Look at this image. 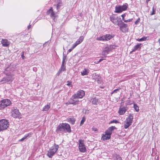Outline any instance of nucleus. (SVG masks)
I'll list each match as a JSON object with an SVG mask.
<instances>
[{
    "label": "nucleus",
    "mask_w": 160,
    "mask_h": 160,
    "mask_svg": "<svg viewBox=\"0 0 160 160\" xmlns=\"http://www.w3.org/2000/svg\"><path fill=\"white\" fill-rule=\"evenodd\" d=\"M147 38L145 37H143L140 39H138V41L139 42H141L142 41H144L146 40Z\"/></svg>",
    "instance_id": "34"
},
{
    "label": "nucleus",
    "mask_w": 160,
    "mask_h": 160,
    "mask_svg": "<svg viewBox=\"0 0 160 160\" xmlns=\"http://www.w3.org/2000/svg\"><path fill=\"white\" fill-rule=\"evenodd\" d=\"M134 108L136 112H138L139 110V107L137 105L136 103H134L133 104Z\"/></svg>",
    "instance_id": "30"
},
{
    "label": "nucleus",
    "mask_w": 160,
    "mask_h": 160,
    "mask_svg": "<svg viewBox=\"0 0 160 160\" xmlns=\"http://www.w3.org/2000/svg\"><path fill=\"white\" fill-rule=\"evenodd\" d=\"M150 0H146V1L148 2V1H150Z\"/></svg>",
    "instance_id": "55"
},
{
    "label": "nucleus",
    "mask_w": 160,
    "mask_h": 160,
    "mask_svg": "<svg viewBox=\"0 0 160 160\" xmlns=\"http://www.w3.org/2000/svg\"><path fill=\"white\" fill-rule=\"evenodd\" d=\"M132 124L127 121L126 123L124 124V127L126 129L128 128Z\"/></svg>",
    "instance_id": "29"
},
{
    "label": "nucleus",
    "mask_w": 160,
    "mask_h": 160,
    "mask_svg": "<svg viewBox=\"0 0 160 160\" xmlns=\"http://www.w3.org/2000/svg\"><path fill=\"white\" fill-rule=\"evenodd\" d=\"M119 123V122L118 120H114L111 121L110 123Z\"/></svg>",
    "instance_id": "38"
},
{
    "label": "nucleus",
    "mask_w": 160,
    "mask_h": 160,
    "mask_svg": "<svg viewBox=\"0 0 160 160\" xmlns=\"http://www.w3.org/2000/svg\"><path fill=\"white\" fill-rule=\"evenodd\" d=\"M54 6L56 7V9L57 11V12H58L60 9L63 8L62 2L60 0L58 1L57 3L56 4H54Z\"/></svg>",
    "instance_id": "12"
},
{
    "label": "nucleus",
    "mask_w": 160,
    "mask_h": 160,
    "mask_svg": "<svg viewBox=\"0 0 160 160\" xmlns=\"http://www.w3.org/2000/svg\"><path fill=\"white\" fill-rule=\"evenodd\" d=\"M62 71L59 69L58 72L57 73L56 75L58 76L60 75V73H61Z\"/></svg>",
    "instance_id": "42"
},
{
    "label": "nucleus",
    "mask_w": 160,
    "mask_h": 160,
    "mask_svg": "<svg viewBox=\"0 0 160 160\" xmlns=\"http://www.w3.org/2000/svg\"><path fill=\"white\" fill-rule=\"evenodd\" d=\"M104 35L105 37V41H108L112 38L114 37V35H113L112 34L111 35L109 34H106V35Z\"/></svg>",
    "instance_id": "19"
},
{
    "label": "nucleus",
    "mask_w": 160,
    "mask_h": 160,
    "mask_svg": "<svg viewBox=\"0 0 160 160\" xmlns=\"http://www.w3.org/2000/svg\"><path fill=\"white\" fill-rule=\"evenodd\" d=\"M94 63L96 64L99 63L98 61L96 60L95 61Z\"/></svg>",
    "instance_id": "51"
},
{
    "label": "nucleus",
    "mask_w": 160,
    "mask_h": 160,
    "mask_svg": "<svg viewBox=\"0 0 160 160\" xmlns=\"http://www.w3.org/2000/svg\"><path fill=\"white\" fill-rule=\"evenodd\" d=\"M30 135H31L30 133H29L28 134L25 135L23 138L19 140V142H22L25 141V139H26L27 137H30Z\"/></svg>",
    "instance_id": "26"
},
{
    "label": "nucleus",
    "mask_w": 160,
    "mask_h": 160,
    "mask_svg": "<svg viewBox=\"0 0 160 160\" xmlns=\"http://www.w3.org/2000/svg\"><path fill=\"white\" fill-rule=\"evenodd\" d=\"M11 104V101L8 99H3L0 102V110H2L5 108L10 105Z\"/></svg>",
    "instance_id": "4"
},
{
    "label": "nucleus",
    "mask_w": 160,
    "mask_h": 160,
    "mask_svg": "<svg viewBox=\"0 0 160 160\" xmlns=\"http://www.w3.org/2000/svg\"><path fill=\"white\" fill-rule=\"evenodd\" d=\"M97 40H98L101 41V37H99V38H97Z\"/></svg>",
    "instance_id": "50"
},
{
    "label": "nucleus",
    "mask_w": 160,
    "mask_h": 160,
    "mask_svg": "<svg viewBox=\"0 0 160 160\" xmlns=\"http://www.w3.org/2000/svg\"><path fill=\"white\" fill-rule=\"evenodd\" d=\"M128 109V108L126 106L120 107L118 111V113L120 115L124 114Z\"/></svg>",
    "instance_id": "16"
},
{
    "label": "nucleus",
    "mask_w": 160,
    "mask_h": 160,
    "mask_svg": "<svg viewBox=\"0 0 160 160\" xmlns=\"http://www.w3.org/2000/svg\"><path fill=\"white\" fill-rule=\"evenodd\" d=\"M120 20V18H118L117 17V18H116V19H115L114 21H113L114 22H112L115 24H116L117 22L119 21V20Z\"/></svg>",
    "instance_id": "36"
},
{
    "label": "nucleus",
    "mask_w": 160,
    "mask_h": 160,
    "mask_svg": "<svg viewBox=\"0 0 160 160\" xmlns=\"http://www.w3.org/2000/svg\"><path fill=\"white\" fill-rule=\"evenodd\" d=\"M159 43H160V39H159Z\"/></svg>",
    "instance_id": "56"
},
{
    "label": "nucleus",
    "mask_w": 160,
    "mask_h": 160,
    "mask_svg": "<svg viewBox=\"0 0 160 160\" xmlns=\"http://www.w3.org/2000/svg\"><path fill=\"white\" fill-rule=\"evenodd\" d=\"M85 118L84 117H83L82 118V119L81 121V123L80 125V126H82L84 123V122H85Z\"/></svg>",
    "instance_id": "33"
},
{
    "label": "nucleus",
    "mask_w": 160,
    "mask_h": 160,
    "mask_svg": "<svg viewBox=\"0 0 160 160\" xmlns=\"http://www.w3.org/2000/svg\"><path fill=\"white\" fill-rule=\"evenodd\" d=\"M133 114H129L128 117L127 118V121L132 124L133 119Z\"/></svg>",
    "instance_id": "18"
},
{
    "label": "nucleus",
    "mask_w": 160,
    "mask_h": 160,
    "mask_svg": "<svg viewBox=\"0 0 160 160\" xmlns=\"http://www.w3.org/2000/svg\"><path fill=\"white\" fill-rule=\"evenodd\" d=\"M103 60V59H100L99 61H98V62H99V63L101 62V61H102Z\"/></svg>",
    "instance_id": "52"
},
{
    "label": "nucleus",
    "mask_w": 160,
    "mask_h": 160,
    "mask_svg": "<svg viewBox=\"0 0 160 160\" xmlns=\"http://www.w3.org/2000/svg\"><path fill=\"white\" fill-rule=\"evenodd\" d=\"M47 15H50L51 18H54V19L56 17V13L53 12L52 7H51L47 11Z\"/></svg>",
    "instance_id": "15"
},
{
    "label": "nucleus",
    "mask_w": 160,
    "mask_h": 160,
    "mask_svg": "<svg viewBox=\"0 0 160 160\" xmlns=\"http://www.w3.org/2000/svg\"><path fill=\"white\" fill-rule=\"evenodd\" d=\"M85 94V92L84 91L79 90L77 91L76 93L73 94L72 96V98L74 99L82 98L84 96Z\"/></svg>",
    "instance_id": "5"
},
{
    "label": "nucleus",
    "mask_w": 160,
    "mask_h": 160,
    "mask_svg": "<svg viewBox=\"0 0 160 160\" xmlns=\"http://www.w3.org/2000/svg\"><path fill=\"white\" fill-rule=\"evenodd\" d=\"M90 101L92 102V104L96 105H97L99 102V100L95 96H93L90 99Z\"/></svg>",
    "instance_id": "13"
},
{
    "label": "nucleus",
    "mask_w": 160,
    "mask_h": 160,
    "mask_svg": "<svg viewBox=\"0 0 160 160\" xmlns=\"http://www.w3.org/2000/svg\"><path fill=\"white\" fill-rule=\"evenodd\" d=\"M96 129H94V131H96Z\"/></svg>",
    "instance_id": "58"
},
{
    "label": "nucleus",
    "mask_w": 160,
    "mask_h": 160,
    "mask_svg": "<svg viewBox=\"0 0 160 160\" xmlns=\"http://www.w3.org/2000/svg\"><path fill=\"white\" fill-rule=\"evenodd\" d=\"M73 50V49H72V48H71L69 49L68 51V53H69L70 52H71V51Z\"/></svg>",
    "instance_id": "48"
},
{
    "label": "nucleus",
    "mask_w": 160,
    "mask_h": 160,
    "mask_svg": "<svg viewBox=\"0 0 160 160\" xmlns=\"http://www.w3.org/2000/svg\"><path fill=\"white\" fill-rule=\"evenodd\" d=\"M31 26V25L30 24H29V25L28 26V29L30 28Z\"/></svg>",
    "instance_id": "53"
},
{
    "label": "nucleus",
    "mask_w": 160,
    "mask_h": 160,
    "mask_svg": "<svg viewBox=\"0 0 160 160\" xmlns=\"http://www.w3.org/2000/svg\"><path fill=\"white\" fill-rule=\"evenodd\" d=\"M59 147L58 145L54 143L53 146L48 151L47 155L49 158H52L58 151Z\"/></svg>",
    "instance_id": "2"
},
{
    "label": "nucleus",
    "mask_w": 160,
    "mask_h": 160,
    "mask_svg": "<svg viewBox=\"0 0 160 160\" xmlns=\"http://www.w3.org/2000/svg\"><path fill=\"white\" fill-rule=\"evenodd\" d=\"M115 48V46L114 45H111L110 46V48L108 47H106L104 48L102 52V55L104 56L106 55L109 53L111 48L114 49Z\"/></svg>",
    "instance_id": "10"
},
{
    "label": "nucleus",
    "mask_w": 160,
    "mask_h": 160,
    "mask_svg": "<svg viewBox=\"0 0 160 160\" xmlns=\"http://www.w3.org/2000/svg\"><path fill=\"white\" fill-rule=\"evenodd\" d=\"M67 82H68V83L67 84V85H68V86L71 85V86H72V85L71 84V82L68 81Z\"/></svg>",
    "instance_id": "46"
},
{
    "label": "nucleus",
    "mask_w": 160,
    "mask_h": 160,
    "mask_svg": "<svg viewBox=\"0 0 160 160\" xmlns=\"http://www.w3.org/2000/svg\"><path fill=\"white\" fill-rule=\"evenodd\" d=\"M5 80L7 82H9L10 81V79L8 78L5 79Z\"/></svg>",
    "instance_id": "49"
},
{
    "label": "nucleus",
    "mask_w": 160,
    "mask_h": 160,
    "mask_svg": "<svg viewBox=\"0 0 160 160\" xmlns=\"http://www.w3.org/2000/svg\"><path fill=\"white\" fill-rule=\"evenodd\" d=\"M113 158L115 160H122V158L119 155L117 154L114 155Z\"/></svg>",
    "instance_id": "25"
},
{
    "label": "nucleus",
    "mask_w": 160,
    "mask_h": 160,
    "mask_svg": "<svg viewBox=\"0 0 160 160\" xmlns=\"http://www.w3.org/2000/svg\"><path fill=\"white\" fill-rule=\"evenodd\" d=\"M139 21H140V19L139 18H138V19L135 22V23L136 24H138V22H139Z\"/></svg>",
    "instance_id": "47"
},
{
    "label": "nucleus",
    "mask_w": 160,
    "mask_h": 160,
    "mask_svg": "<svg viewBox=\"0 0 160 160\" xmlns=\"http://www.w3.org/2000/svg\"><path fill=\"white\" fill-rule=\"evenodd\" d=\"M1 43L2 46L3 47H8L10 44V42L7 39H2L1 41Z\"/></svg>",
    "instance_id": "17"
},
{
    "label": "nucleus",
    "mask_w": 160,
    "mask_h": 160,
    "mask_svg": "<svg viewBox=\"0 0 160 160\" xmlns=\"http://www.w3.org/2000/svg\"><path fill=\"white\" fill-rule=\"evenodd\" d=\"M78 45V44H77V43H76V42H75V43H74L73 45V46L72 48V49H73L74 48H75L77 45Z\"/></svg>",
    "instance_id": "39"
},
{
    "label": "nucleus",
    "mask_w": 160,
    "mask_h": 160,
    "mask_svg": "<svg viewBox=\"0 0 160 160\" xmlns=\"http://www.w3.org/2000/svg\"><path fill=\"white\" fill-rule=\"evenodd\" d=\"M111 136L108 135H107L106 134L105 135H103L102 137V140H108L110 138Z\"/></svg>",
    "instance_id": "23"
},
{
    "label": "nucleus",
    "mask_w": 160,
    "mask_h": 160,
    "mask_svg": "<svg viewBox=\"0 0 160 160\" xmlns=\"http://www.w3.org/2000/svg\"><path fill=\"white\" fill-rule=\"evenodd\" d=\"M122 25L120 26L119 29L122 32L126 33L128 32V25L127 24L122 22Z\"/></svg>",
    "instance_id": "9"
},
{
    "label": "nucleus",
    "mask_w": 160,
    "mask_h": 160,
    "mask_svg": "<svg viewBox=\"0 0 160 160\" xmlns=\"http://www.w3.org/2000/svg\"><path fill=\"white\" fill-rule=\"evenodd\" d=\"M127 8L128 4L127 3L122 6H116L115 12L116 13H120L123 11L126 10Z\"/></svg>",
    "instance_id": "7"
},
{
    "label": "nucleus",
    "mask_w": 160,
    "mask_h": 160,
    "mask_svg": "<svg viewBox=\"0 0 160 160\" xmlns=\"http://www.w3.org/2000/svg\"><path fill=\"white\" fill-rule=\"evenodd\" d=\"M132 19H129L127 20H124V22H130L132 21Z\"/></svg>",
    "instance_id": "40"
},
{
    "label": "nucleus",
    "mask_w": 160,
    "mask_h": 160,
    "mask_svg": "<svg viewBox=\"0 0 160 160\" xmlns=\"http://www.w3.org/2000/svg\"><path fill=\"white\" fill-rule=\"evenodd\" d=\"M84 37L82 36H81L76 41V42L77 43L78 45L80 44L83 41Z\"/></svg>",
    "instance_id": "24"
},
{
    "label": "nucleus",
    "mask_w": 160,
    "mask_h": 160,
    "mask_svg": "<svg viewBox=\"0 0 160 160\" xmlns=\"http://www.w3.org/2000/svg\"><path fill=\"white\" fill-rule=\"evenodd\" d=\"M101 37V41H105V37L104 36V35H103Z\"/></svg>",
    "instance_id": "44"
},
{
    "label": "nucleus",
    "mask_w": 160,
    "mask_h": 160,
    "mask_svg": "<svg viewBox=\"0 0 160 160\" xmlns=\"http://www.w3.org/2000/svg\"><path fill=\"white\" fill-rule=\"evenodd\" d=\"M77 99H74L72 97L67 102L68 105L73 104V105H76L79 104V101L77 100Z\"/></svg>",
    "instance_id": "11"
},
{
    "label": "nucleus",
    "mask_w": 160,
    "mask_h": 160,
    "mask_svg": "<svg viewBox=\"0 0 160 160\" xmlns=\"http://www.w3.org/2000/svg\"><path fill=\"white\" fill-rule=\"evenodd\" d=\"M50 104H47L46 105H45L43 108L42 110L43 111H47L50 108Z\"/></svg>",
    "instance_id": "27"
},
{
    "label": "nucleus",
    "mask_w": 160,
    "mask_h": 160,
    "mask_svg": "<svg viewBox=\"0 0 160 160\" xmlns=\"http://www.w3.org/2000/svg\"><path fill=\"white\" fill-rule=\"evenodd\" d=\"M66 56L63 53V60L62 61V63H65L66 61Z\"/></svg>",
    "instance_id": "31"
},
{
    "label": "nucleus",
    "mask_w": 160,
    "mask_h": 160,
    "mask_svg": "<svg viewBox=\"0 0 160 160\" xmlns=\"http://www.w3.org/2000/svg\"><path fill=\"white\" fill-rule=\"evenodd\" d=\"M11 110L12 111V116L13 117L15 118H21V113L16 108H12Z\"/></svg>",
    "instance_id": "6"
},
{
    "label": "nucleus",
    "mask_w": 160,
    "mask_h": 160,
    "mask_svg": "<svg viewBox=\"0 0 160 160\" xmlns=\"http://www.w3.org/2000/svg\"><path fill=\"white\" fill-rule=\"evenodd\" d=\"M67 120L68 122H70L72 125L75 123L76 121L75 118L72 117L68 118Z\"/></svg>",
    "instance_id": "22"
},
{
    "label": "nucleus",
    "mask_w": 160,
    "mask_h": 160,
    "mask_svg": "<svg viewBox=\"0 0 160 160\" xmlns=\"http://www.w3.org/2000/svg\"><path fill=\"white\" fill-rule=\"evenodd\" d=\"M60 69L62 71H64L66 70L65 64V63H62L61 68Z\"/></svg>",
    "instance_id": "28"
},
{
    "label": "nucleus",
    "mask_w": 160,
    "mask_h": 160,
    "mask_svg": "<svg viewBox=\"0 0 160 160\" xmlns=\"http://www.w3.org/2000/svg\"><path fill=\"white\" fill-rule=\"evenodd\" d=\"M116 129V128L114 126H112L109 127L108 129L105 132V133L107 135L110 136L112 134V131L115 129Z\"/></svg>",
    "instance_id": "14"
},
{
    "label": "nucleus",
    "mask_w": 160,
    "mask_h": 160,
    "mask_svg": "<svg viewBox=\"0 0 160 160\" xmlns=\"http://www.w3.org/2000/svg\"><path fill=\"white\" fill-rule=\"evenodd\" d=\"M9 125V122L7 120L4 119L0 120V131L6 130Z\"/></svg>",
    "instance_id": "3"
},
{
    "label": "nucleus",
    "mask_w": 160,
    "mask_h": 160,
    "mask_svg": "<svg viewBox=\"0 0 160 160\" xmlns=\"http://www.w3.org/2000/svg\"><path fill=\"white\" fill-rule=\"evenodd\" d=\"M96 129H94V131H96Z\"/></svg>",
    "instance_id": "57"
},
{
    "label": "nucleus",
    "mask_w": 160,
    "mask_h": 160,
    "mask_svg": "<svg viewBox=\"0 0 160 160\" xmlns=\"http://www.w3.org/2000/svg\"><path fill=\"white\" fill-rule=\"evenodd\" d=\"M120 20H119V21H118V22H117V23L116 24H117V25L119 26V27L120 26H121L122 25V22H122V21L121 19L120 18Z\"/></svg>",
    "instance_id": "35"
},
{
    "label": "nucleus",
    "mask_w": 160,
    "mask_h": 160,
    "mask_svg": "<svg viewBox=\"0 0 160 160\" xmlns=\"http://www.w3.org/2000/svg\"><path fill=\"white\" fill-rule=\"evenodd\" d=\"M155 10L153 8H152V13L150 14L151 15H154L155 14Z\"/></svg>",
    "instance_id": "37"
},
{
    "label": "nucleus",
    "mask_w": 160,
    "mask_h": 160,
    "mask_svg": "<svg viewBox=\"0 0 160 160\" xmlns=\"http://www.w3.org/2000/svg\"><path fill=\"white\" fill-rule=\"evenodd\" d=\"M56 132L57 133H70L71 132L70 125L67 123H62L60 124L57 128Z\"/></svg>",
    "instance_id": "1"
},
{
    "label": "nucleus",
    "mask_w": 160,
    "mask_h": 160,
    "mask_svg": "<svg viewBox=\"0 0 160 160\" xmlns=\"http://www.w3.org/2000/svg\"><path fill=\"white\" fill-rule=\"evenodd\" d=\"M89 72V70L88 69L84 68L82 71L81 72V74L82 76L88 75Z\"/></svg>",
    "instance_id": "20"
},
{
    "label": "nucleus",
    "mask_w": 160,
    "mask_h": 160,
    "mask_svg": "<svg viewBox=\"0 0 160 160\" xmlns=\"http://www.w3.org/2000/svg\"><path fill=\"white\" fill-rule=\"evenodd\" d=\"M79 149L80 152H86V148L84 145V140H79Z\"/></svg>",
    "instance_id": "8"
},
{
    "label": "nucleus",
    "mask_w": 160,
    "mask_h": 160,
    "mask_svg": "<svg viewBox=\"0 0 160 160\" xmlns=\"http://www.w3.org/2000/svg\"><path fill=\"white\" fill-rule=\"evenodd\" d=\"M141 44L138 43L137 45H135L132 49V52H134L136 50H139L141 48Z\"/></svg>",
    "instance_id": "21"
},
{
    "label": "nucleus",
    "mask_w": 160,
    "mask_h": 160,
    "mask_svg": "<svg viewBox=\"0 0 160 160\" xmlns=\"http://www.w3.org/2000/svg\"><path fill=\"white\" fill-rule=\"evenodd\" d=\"M117 18V17H116L115 16H113L112 17H110V20L112 22H114L113 21H114L115 19H116V18Z\"/></svg>",
    "instance_id": "32"
},
{
    "label": "nucleus",
    "mask_w": 160,
    "mask_h": 160,
    "mask_svg": "<svg viewBox=\"0 0 160 160\" xmlns=\"http://www.w3.org/2000/svg\"><path fill=\"white\" fill-rule=\"evenodd\" d=\"M119 90V89H117L114 90L113 92L111 93L112 94H113V93H117L118 91Z\"/></svg>",
    "instance_id": "41"
},
{
    "label": "nucleus",
    "mask_w": 160,
    "mask_h": 160,
    "mask_svg": "<svg viewBox=\"0 0 160 160\" xmlns=\"http://www.w3.org/2000/svg\"><path fill=\"white\" fill-rule=\"evenodd\" d=\"M125 16H126V15L125 14H122V15H121V17H122V20H123V21L125 20L124 17Z\"/></svg>",
    "instance_id": "45"
},
{
    "label": "nucleus",
    "mask_w": 160,
    "mask_h": 160,
    "mask_svg": "<svg viewBox=\"0 0 160 160\" xmlns=\"http://www.w3.org/2000/svg\"><path fill=\"white\" fill-rule=\"evenodd\" d=\"M121 100H122V103L123 102V98Z\"/></svg>",
    "instance_id": "54"
},
{
    "label": "nucleus",
    "mask_w": 160,
    "mask_h": 160,
    "mask_svg": "<svg viewBox=\"0 0 160 160\" xmlns=\"http://www.w3.org/2000/svg\"><path fill=\"white\" fill-rule=\"evenodd\" d=\"M24 52L23 51L22 52V54H21V57H22V59H24L25 58V57L24 56Z\"/></svg>",
    "instance_id": "43"
}]
</instances>
